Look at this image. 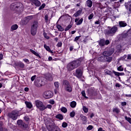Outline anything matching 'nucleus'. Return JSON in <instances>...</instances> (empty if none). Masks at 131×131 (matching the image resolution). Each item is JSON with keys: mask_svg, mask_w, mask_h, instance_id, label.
Instances as JSON below:
<instances>
[{"mask_svg": "<svg viewBox=\"0 0 131 131\" xmlns=\"http://www.w3.org/2000/svg\"><path fill=\"white\" fill-rule=\"evenodd\" d=\"M80 64H81V61L80 60L73 61L68 64L67 69L68 71H72V70L80 66Z\"/></svg>", "mask_w": 131, "mask_h": 131, "instance_id": "1", "label": "nucleus"}, {"mask_svg": "<svg viewBox=\"0 0 131 131\" xmlns=\"http://www.w3.org/2000/svg\"><path fill=\"white\" fill-rule=\"evenodd\" d=\"M118 29V28L116 26H114L113 27H107V28L105 30L104 32L105 34H107V35L113 36V35L116 33Z\"/></svg>", "mask_w": 131, "mask_h": 131, "instance_id": "2", "label": "nucleus"}, {"mask_svg": "<svg viewBox=\"0 0 131 131\" xmlns=\"http://www.w3.org/2000/svg\"><path fill=\"white\" fill-rule=\"evenodd\" d=\"M8 116L9 118L12 119V120H16L19 116V111L17 110L13 111L8 113Z\"/></svg>", "mask_w": 131, "mask_h": 131, "instance_id": "3", "label": "nucleus"}, {"mask_svg": "<svg viewBox=\"0 0 131 131\" xmlns=\"http://www.w3.org/2000/svg\"><path fill=\"white\" fill-rule=\"evenodd\" d=\"M62 85L66 92H68V93H71L72 92V86H71V85H70L68 81H63Z\"/></svg>", "mask_w": 131, "mask_h": 131, "instance_id": "4", "label": "nucleus"}, {"mask_svg": "<svg viewBox=\"0 0 131 131\" xmlns=\"http://www.w3.org/2000/svg\"><path fill=\"white\" fill-rule=\"evenodd\" d=\"M21 4L20 3H12L10 5V9L13 11H17V12H21L22 10V8L20 7Z\"/></svg>", "mask_w": 131, "mask_h": 131, "instance_id": "5", "label": "nucleus"}, {"mask_svg": "<svg viewBox=\"0 0 131 131\" xmlns=\"http://www.w3.org/2000/svg\"><path fill=\"white\" fill-rule=\"evenodd\" d=\"M36 107H37V109H39L40 111H43L47 109L46 106L43 105V103L39 100H36L35 101Z\"/></svg>", "mask_w": 131, "mask_h": 131, "instance_id": "6", "label": "nucleus"}, {"mask_svg": "<svg viewBox=\"0 0 131 131\" xmlns=\"http://www.w3.org/2000/svg\"><path fill=\"white\" fill-rule=\"evenodd\" d=\"M113 53H114V49L111 48L107 50H105L104 52H103L102 55L105 57H109L110 56H111V55H112Z\"/></svg>", "mask_w": 131, "mask_h": 131, "instance_id": "7", "label": "nucleus"}, {"mask_svg": "<svg viewBox=\"0 0 131 131\" xmlns=\"http://www.w3.org/2000/svg\"><path fill=\"white\" fill-rule=\"evenodd\" d=\"M33 18L32 16H29L25 18H24L21 21H20L21 25H26L30 20H31Z\"/></svg>", "mask_w": 131, "mask_h": 131, "instance_id": "8", "label": "nucleus"}, {"mask_svg": "<svg viewBox=\"0 0 131 131\" xmlns=\"http://www.w3.org/2000/svg\"><path fill=\"white\" fill-rule=\"evenodd\" d=\"M43 97L45 99H51L53 97V92L50 91L45 92L43 94Z\"/></svg>", "mask_w": 131, "mask_h": 131, "instance_id": "9", "label": "nucleus"}, {"mask_svg": "<svg viewBox=\"0 0 131 131\" xmlns=\"http://www.w3.org/2000/svg\"><path fill=\"white\" fill-rule=\"evenodd\" d=\"M35 85L38 88H40L45 85V82L41 79H36L35 80Z\"/></svg>", "mask_w": 131, "mask_h": 131, "instance_id": "10", "label": "nucleus"}, {"mask_svg": "<svg viewBox=\"0 0 131 131\" xmlns=\"http://www.w3.org/2000/svg\"><path fill=\"white\" fill-rule=\"evenodd\" d=\"M76 76L78 77V78H80L81 76H82V70L80 69H77L75 71Z\"/></svg>", "mask_w": 131, "mask_h": 131, "instance_id": "11", "label": "nucleus"}, {"mask_svg": "<svg viewBox=\"0 0 131 131\" xmlns=\"http://www.w3.org/2000/svg\"><path fill=\"white\" fill-rule=\"evenodd\" d=\"M17 125L21 128H24V127H26V126H25V125H26V124H25V123H23V121L21 120H18L17 121Z\"/></svg>", "mask_w": 131, "mask_h": 131, "instance_id": "12", "label": "nucleus"}, {"mask_svg": "<svg viewBox=\"0 0 131 131\" xmlns=\"http://www.w3.org/2000/svg\"><path fill=\"white\" fill-rule=\"evenodd\" d=\"M37 28H35L34 27H31V33L32 35H35L36 34V33L37 32Z\"/></svg>", "mask_w": 131, "mask_h": 131, "instance_id": "13", "label": "nucleus"}, {"mask_svg": "<svg viewBox=\"0 0 131 131\" xmlns=\"http://www.w3.org/2000/svg\"><path fill=\"white\" fill-rule=\"evenodd\" d=\"M80 117L81 118V120L82 121L83 124H85V123L88 122V118H86V116H83L82 115H80Z\"/></svg>", "mask_w": 131, "mask_h": 131, "instance_id": "14", "label": "nucleus"}, {"mask_svg": "<svg viewBox=\"0 0 131 131\" xmlns=\"http://www.w3.org/2000/svg\"><path fill=\"white\" fill-rule=\"evenodd\" d=\"M78 20H79V18H76L75 19V22L76 23V25H80L83 21V18H81L79 21Z\"/></svg>", "mask_w": 131, "mask_h": 131, "instance_id": "15", "label": "nucleus"}, {"mask_svg": "<svg viewBox=\"0 0 131 131\" xmlns=\"http://www.w3.org/2000/svg\"><path fill=\"white\" fill-rule=\"evenodd\" d=\"M32 3L36 7H39L40 6V2L38 0H32Z\"/></svg>", "mask_w": 131, "mask_h": 131, "instance_id": "16", "label": "nucleus"}, {"mask_svg": "<svg viewBox=\"0 0 131 131\" xmlns=\"http://www.w3.org/2000/svg\"><path fill=\"white\" fill-rule=\"evenodd\" d=\"M86 6L89 7V8H92V6H93V2L91 0H88L86 2Z\"/></svg>", "mask_w": 131, "mask_h": 131, "instance_id": "17", "label": "nucleus"}, {"mask_svg": "<svg viewBox=\"0 0 131 131\" xmlns=\"http://www.w3.org/2000/svg\"><path fill=\"white\" fill-rule=\"evenodd\" d=\"M119 24L120 27H125V26L127 25L126 23L123 21H119Z\"/></svg>", "mask_w": 131, "mask_h": 131, "instance_id": "18", "label": "nucleus"}, {"mask_svg": "<svg viewBox=\"0 0 131 131\" xmlns=\"http://www.w3.org/2000/svg\"><path fill=\"white\" fill-rule=\"evenodd\" d=\"M32 27L38 28V21L35 20L33 22L31 25Z\"/></svg>", "mask_w": 131, "mask_h": 131, "instance_id": "19", "label": "nucleus"}, {"mask_svg": "<svg viewBox=\"0 0 131 131\" xmlns=\"http://www.w3.org/2000/svg\"><path fill=\"white\" fill-rule=\"evenodd\" d=\"M98 61L99 62H106V59L105 56H101L98 57Z\"/></svg>", "mask_w": 131, "mask_h": 131, "instance_id": "20", "label": "nucleus"}, {"mask_svg": "<svg viewBox=\"0 0 131 131\" xmlns=\"http://www.w3.org/2000/svg\"><path fill=\"white\" fill-rule=\"evenodd\" d=\"M44 48L46 49V51H48V52H49L51 54H53V51L51 50V49L50 48V47L47 46V45H44Z\"/></svg>", "mask_w": 131, "mask_h": 131, "instance_id": "21", "label": "nucleus"}, {"mask_svg": "<svg viewBox=\"0 0 131 131\" xmlns=\"http://www.w3.org/2000/svg\"><path fill=\"white\" fill-rule=\"evenodd\" d=\"M16 29H18V25H13L11 26L10 30L11 31H14V30H16Z\"/></svg>", "mask_w": 131, "mask_h": 131, "instance_id": "22", "label": "nucleus"}, {"mask_svg": "<svg viewBox=\"0 0 131 131\" xmlns=\"http://www.w3.org/2000/svg\"><path fill=\"white\" fill-rule=\"evenodd\" d=\"M99 45L100 47H104L105 46V40L104 39H102L99 41Z\"/></svg>", "mask_w": 131, "mask_h": 131, "instance_id": "23", "label": "nucleus"}, {"mask_svg": "<svg viewBox=\"0 0 131 131\" xmlns=\"http://www.w3.org/2000/svg\"><path fill=\"white\" fill-rule=\"evenodd\" d=\"M30 52L31 53H32V54L35 55V56H36L39 58H40V56L39 55V54L37 52H35L34 50H33L32 49H30Z\"/></svg>", "mask_w": 131, "mask_h": 131, "instance_id": "24", "label": "nucleus"}, {"mask_svg": "<svg viewBox=\"0 0 131 131\" xmlns=\"http://www.w3.org/2000/svg\"><path fill=\"white\" fill-rule=\"evenodd\" d=\"M46 78L50 81H52V80H53V76H52L51 74H49L47 75Z\"/></svg>", "mask_w": 131, "mask_h": 131, "instance_id": "25", "label": "nucleus"}, {"mask_svg": "<svg viewBox=\"0 0 131 131\" xmlns=\"http://www.w3.org/2000/svg\"><path fill=\"white\" fill-rule=\"evenodd\" d=\"M112 59H113V58L112 57L106 56L105 57V61L106 62H108V63H110V62H111V61H112Z\"/></svg>", "mask_w": 131, "mask_h": 131, "instance_id": "26", "label": "nucleus"}, {"mask_svg": "<svg viewBox=\"0 0 131 131\" xmlns=\"http://www.w3.org/2000/svg\"><path fill=\"white\" fill-rule=\"evenodd\" d=\"M113 112H114V113H116L117 114H118V113L120 112V110H119V108L115 107L113 109Z\"/></svg>", "mask_w": 131, "mask_h": 131, "instance_id": "27", "label": "nucleus"}, {"mask_svg": "<svg viewBox=\"0 0 131 131\" xmlns=\"http://www.w3.org/2000/svg\"><path fill=\"white\" fill-rule=\"evenodd\" d=\"M81 14V10H79L77 12H76L75 14H74L73 16L74 17H78L79 15Z\"/></svg>", "mask_w": 131, "mask_h": 131, "instance_id": "28", "label": "nucleus"}, {"mask_svg": "<svg viewBox=\"0 0 131 131\" xmlns=\"http://www.w3.org/2000/svg\"><path fill=\"white\" fill-rule=\"evenodd\" d=\"M56 27L59 31H64V28H63L60 25H57Z\"/></svg>", "mask_w": 131, "mask_h": 131, "instance_id": "29", "label": "nucleus"}, {"mask_svg": "<svg viewBox=\"0 0 131 131\" xmlns=\"http://www.w3.org/2000/svg\"><path fill=\"white\" fill-rule=\"evenodd\" d=\"M25 104L28 108H31L32 107V104L30 102H28L27 101L25 102Z\"/></svg>", "mask_w": 131, "mask_h": 131, "instance_id": "30", "label": "nucleus"}, {"mask_svg": "<svg viewBox=\"0 0 131 131\" xmlns=\"http://www.w3.org/2000/svg\"><path fill=\"white\" fill-rule=\"evenodd\" d=\"M70 106L72 107V108H75V107H76V102L72 101L71 102Z\"/></svg>", "mask_w": 131, "mask_h": 131, "instance_id": "31", "label": "nucleus"}, {"mask_svg": "<svg viewBox=\"0 0 131 131\" xmlns=\"http://www.w3.org/2000/svg\"><path fill=\"white\" fill-rule=\"evenodd\" d=\"M56 118H57V119H60V120H62L63 119V115L61 114H59L56 115Z\"/></svg>", "mask_w": 131, "mask_h": 131, "instance_id": "32", "label": "nucleus"}, {"mask_svg": "<svg viewBox=\"0 0 131 131\" xmlns=\"http://www.w3.org/2000/svg\"><path fill=\"white\" fill-rule=\"evenodd\" d=\"M18 65L19 67H20V68H24L25 65L24 64V63H23V62H20L18 63Z\"/></svg>", "mask_w": 131, "mask_h": 131, "instance_id": "33", "label": "nucleus"}, {"mask_svg": "<svg viewBox=\"0 0 131 131\" xmlns=\"http://www.w3.org/2000/svg\"><path fill=\"white\" fill-rule=\"evenodd\" d=\"M54 85L56 89H59V86H60V83L58 82H55L54 83Z\"/></svg>", "mask_w": 131, "mask_h": 131, "instance_id": "34", "label": "nucleus"}, {"mask_svg": "<svg viewBox=\"0 0 131 131\" xmlns=\"http://www.w3.org/2000/svg\"><path fill=\"white\" fill-rule=\"evenodd\" d=\"M61 111L62 112H63V113H66V112H67V108H66V107H62L61 108Z\"/></svg>", "mask_w": 131, "mask_h": 131, "instance_id": "35", "label": "nucleus"}, {"mask_svg": "<svg viewBox=\"0 0 131 131\" xmlns=\"http://www.w3.org/2000/svg\"><path fill=\"white\" fill-rule=\"evenodd\" d=\"M127 56H126V55H124V56H123L122 57L120 58V60H122L124 61H127Z\"/></svg>", "mask_w": 131, "mask_h": 131, "instance_id": "36", "label": "nucleus"}, {"mask_svg": "<svg viewBox=\"0 0 131 131\" xmlns=\"http://www.w3.org/2000/svg\"><path fill=\"white\" fill-rule=\"evenodd\" d=\"M105 73H106V74H108V75H111V74H112V72L108 70H105Z\"/></svg>", "mask_w": 131, "mask_h": 131, "instance_id": "37", "label": "nucleus"}, {"mask_svg": "<svg viewBox=\"0 0 131 131\" xmlns=\"http://www.w3.org/2000/svg\"><path fill=\"white\" fill-rule=\"evenodd\" d=\"M83 111H84L85 113H88L89 109H88V108L85 106H83Z\"/></svg>", "mask_w": 131, "mask_h": 131, "instance_id": "38", "label": "nucleus"}, {"mask_svg": "<svg viewBox=\"0 0 131 131\" xmlns=\"http://www.w3.org/2000/svg\"><path fill=\"white\" fill-rule=\"evenodd\" d=\"M45 7H46V4H43L38 9L39 11L42 10V9H45Z\"/></svg>", "mask_w": 131, "mask_h": 131, "instance_id": "39", "label": "nucleus"}, {"mask_svg": "<svg viewBox=\"0 0 131 131\" xmlns=\"http://www.w3.org/2000/svg\"><path fill=\"white\" fill-rule=\"evenodd\" d=\"M93 17H94V13H91L88 17V19L89 20H92V19H93Z\"/></svg>", "mask_w": 131, "mask_h": 131, "instance_id": "40", "label": "nucleus"}, {"mask_svg": "<svg viewBox=\"0 0 131 131\" xmlns=\"http://www.w3.org/2000/svg\"><path fill=\"white\" fill-rule=\"evenodd\" d=\"M67 125H68V124H67V123H66L65 122H63L62 124V126L64 128H65V127H67Z\"/></svg>", "mask_w": 131, "mask_h": 131, "instance_id": "41", "label": "nucleus"}, {"mask_svg": "<svg viewBox=\"0 0 131 131\" xmlns=\"http://www.w3.org/2000/svg\"><path fill=\"white\" fill-rule=\"evenodd\" d=\"M81 94L85 99H88V97L85 96V92H84V91H82Z\"/></svg>", "mask_w": 131, "mask_h": 131, "instance_id": "42", "label": "nucleus"}, {"mask_svg": "<svg viewBox=\"0 0 131 131\" xmlns=\"http://www.w3.org/2000/svg\"><path fill=\"white\" fill-rule=\"evenodd\" d=\"M70 116L71 117H74V116H75V112L74 111L71 112Z\"/></svg>", "mask_w": 131, "mask_h": 131, "instance_id": "43", "label": "nucleus"}, {"mask_svg": "<svg viewBox=\"0 0 131 131\" xmlns=\"http://www.w3.org/2000/svg\"><path fill=\"white\" fill-rule=\"evenodd\" d=\"M125 119L127 120L129 123H131V118L127 117H125Z\"/></svg>", "mask_w": 131, "mask_h": 131, "instance_id": "44", "label": "nucleus"}, {"mask_svg": "<svg viewBox=\"0 0 131 131\" xmlns=\"http://www.w3.org/2000/svg\"><path fill=\"white\" fill-rule=\"evenodd\" d=\"M45 21L46 22H48V21H49V15L48 14L45 15Z\"/></svg>", "mask_w": 131, "mask_h": 131, "instance_id": "45", "label": "nucleus"}, {"mask_svg": "<svg viewBox=\"0 0 131 131\" xmlns=\"http://www.w3.org/2000/svg\"><path fill=\"white\" fill-rule=\"evenodd\" d=\"M71 27H72L71 25L68 26L65 29V31H68V30H69L71 28Z\"/></svg>", "mask_w": 131, "mask_h": 131, "instance_id": "46", "label": "nucleus"}, {"mask_svg": "<svg viewBox=\"0 0 131 131\" xmlns=\"http://www.w3.org/2000/svg\"><path fill=\"white\" fill-rule=\"evenodd\" d=\"M118 70L119 71H123V68L122 66H120L118 68Z\"/></svg>", "mask_w": 131, "mask_h": 131, "instance_id": "47", "label": "nucleus"}, {"mask_svg": "<svg viewBox=\"0 0 131 131\" xmlns=\"http://www.w3.org/2000/svg\"><path fill=\"white\" fill-rule=\"evenodd\" d=\"M23 61H24L25 63H27V64H29V60H28V59L25 58L23 59Z\"/></svg>", "mask_w": 131, "mask_h": 131, "instance_id": "48", "label": "nucleus"}, {"mask_svg": "<svg viewBox=\"0 0 131 131\" xmlns=\"http://www.w3.org/2000/svg\"><path fill=\"white\" fill-rule=\"evenodd\" d=\"M93 126L92 125H89L88 127H87V129L88 130H92V129H93Z\"/></svg>", "mask_w": 131, "mask_h": 131, "instance_id": "49", "label": "nucleus"}, {"mask_svg": "<svg viewBox=\"0 0 131 131\" xmlns=\"http://www.w3.org/2000/svg\"><path fill=\"white\" fill-rule=\"evenodd\" d=\"M49 103L52 104V105H54V104H55V101H54V100H49Z\"/></svg>", "mask_w": 131, "mask_h": 131, "instance_id": "50", "label": "nucleus"}, {"mask_svg": "<svg viewBox=\"0 0 131 131\" xmlns=\"http://www.w3.org/2000/svg\"><path fill=\"white\" fill-rule=\"evenodd\" d=\"M35 78H36V75L33 76L31 77V80H32V81H34V79H35Z\"/></svg>", "mask_w": 131, "mask_h": 131, "instance_id": "51", "label": "nucleus"}, {"mask_svg": "<svg viewBox=\"0 0 131 131\" xmlns=\"http://www.w3.org/2000/svg\"><path fill=\"white\" fill-rule=\"evenodd\" d=\"M57 47H62V42H59L57 44Z\"/></svg>", "mask_w": 131, "mask_h": 131, "instance_id": "52", "label": "nucleus"}, {"mask_svg": "<svg viewBox=\"0 0 131 131\" xmlns=\"http://www.w3.org/2000/svg\"><path fill=\"white\" fill-rule=\"evenodd\" d=\"M43 35H44V37H45V38H47V39H50V37H49L48 35H47V34L44 33Z\"/></svg>", "mask_w": 131, "mask_h": 131, "instance_id": "53", "label": "nucleus"}, {"mask_svg": "<svg viewBox=\"0 0 131 131\" xmlns=\"http://www.w3.org/2000/svg\"><path fill=\"white\" fill-rule=\"evenodd\" d=\"M113 72H114V74L117 75V76H119V75H120V73H119L118 72H117L115 71H114Z\"/></svg>", "mask_w": 131, "mask_h": 131, "instance_id": "54", "label": "nucleus"}, {"mask_svg": "<svg viewBox=\"0 0 131 131\" xmlns=\"http://www.w3.org/2000/svg\"><path fill=\"white\" fill-rule=\"evenodd\" d=\"M80 38V36L76 37L74 39V41H77V40H78V39H79Z\"/></svg>", "mask_w": 131, "mask_h": 131, "instance_id": "55", "label": "nucleus"}, {"mask_svg": "<svg viewBox=\"0 0 131 131\" xmlns=\"http://www.w3.org/2000/svg\"><path fill=\"white\" fill-rule=\"evenodd\" d=\"M46 109H47V108H48V109H51L52 105H51L50 104H48L47 105V106H46Z\"/></svg>", "mask_w": 131, "mask_h": 131, "instance_id": "56", "label": "nucleus"}, {"mask_svg": "<svg viewBox=\"0 0 131 131\" xmlns=\"http://www.w3.org/2000/svg\"><path fill=\"white\" fill-rule=\"evenodd\" d=\"M25 120H26V121H28V120H29V116H25Z\"/></svg>", "mask_w": 131, "mask_h": 131, "instance_id": "57", "label": "nucleus"}, {"mask_svg": "<svg viewBox=\"0 0 131 131\" xmlns=\"http://www.w3.org/2000/svg\"><path fill=\"white\" fill-rule=\"evenodd\" d=\"M127 60H131V55H128L127 56Z\"/></svg>", "mask_w": 131, "mask_h": 131, "instance_id": "58", "label": "nucleus"}, {"mask_svg": "<svg viewBox=\"0 0 131 131\" xmlns=\"http://www.w3.org/2000/svg\"><path fill=\"white\" fill-rule=\"evenodd\" d=\"M109 43H110L109 40H106V41H105V45H109Z\"/></svg>", "mask_w": 131, "mask_h": 131, "instance_id": "59", "label": "nucleus"}, {"mask_svg": "<svg viewBox=\"0 0 131 131\" xmlns=\"http://www.w3.org/2000/svg\"><path fill=\"white\" fill-rule=\"evenodd\" d=\"M100 21L99 20L95 22V24H97L98 25V24H100Z\"/></svg>", "mask_w": 131, "mask_h": 131, "instance_id": "60", "label": "nucleus"}, {"mask_svg": "<svg viewBox=\"0 0 131 131\" xmlns=\"http://www.w3.org/2000/svg\"><path fill=\"white\" fill-rule=\"evenodd\" d=\"M116 86H117V88H120L121 85H120L119 83H117L116 84Z\"/></svg>", "mask_w": 131, "mask_h": 131, "instance_id": "61", "label": "nucleus"}, {"mask_svg": "<svg viewBox=\"0 0 131 131\" xmlns=\"http://www.w3.org/2000/svg\"><path fill=\"white\" fill-rule=\"evenodd\" d=\"M3 54H0V61L1 60H3Z\"/></svg>", "mask_w": 131, "mask_h": 131, "instance_id": "62", "label": "nucleus"}, {"mask_svg": "<svg viewBox=\"0 0 131 131\" xmlns=\"http://www.w3.org/2000/svg\"><path fill=\"white\" fill-rule=\"evenodd\" d=\"M29 91V89L28 88H25V92H28Z\"/></svg>", "mask_w": 131, "mask_h": 131, "instance_id": "63", "label": "nucleus"}, {"mask_svg": "<svg viewBox=\"0 0 131 131\" xmlns=\"http://www.w3.org/2000/svg\"><path fill=\"white\" fill-rule=\"evenodd\" d=\"M125 105H126V102H122V106H125Z\"/></svg>", "mask_w": 131, "mask_h": 131, "instance_id": "64", "label": "nucleus"}]
</instances>
